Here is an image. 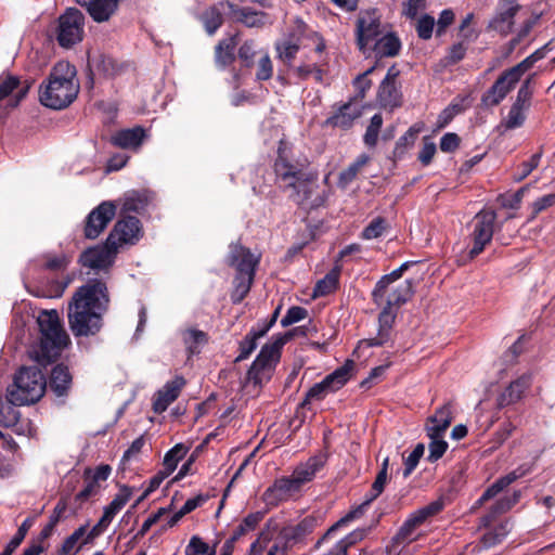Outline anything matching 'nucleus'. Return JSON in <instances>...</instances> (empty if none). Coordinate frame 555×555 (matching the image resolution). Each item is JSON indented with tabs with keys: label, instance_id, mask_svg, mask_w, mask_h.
<instances>
[{
	"label": "nucleus",
	"instance_id": "f257e3e1",
	"mask_svg": "<svg viewBox=\"0 0 555 555\" xmlns=\"http://www.w3.org/2000/svg\"><path fill=\"white\" fill-rule=\"evenodd\" d=\"M108 302L105 283L95 280L80 286L68 305V324L74 335L96 334L102 327V315Z\"/></svg>",
	"mask_w": 555,
	"mask_h": 555
},
{
	"label": "nucleus",
	"instance_id": "f03ea898",
	"mask_svg": "<svg viewBox=\"0 0 555 555\" xmlns=\"http://www.w3.org/2000/svg\"><path fill=\"white\" fill-rule=\"evenodd\" d=\"M413 293L414 284L412 280L389 279L384 282V276H382L372 293L375 304L383 307L378 317V333L375 337L365 341L367 346H382L389 340L397 309L405 304Z\"/></svg>",
	"mask_w": 555,
	"mask_h": 555
},
{
	"label": "nucleus",
	"instance_id": "7ed1b4c3",
	"mask_svg": "<svg viewBox=\"0 0 555 555\" xmlns=\"http://www.w3.org/2000/svg\"><path fill=\"white\" fill-rule=\"evenodd\" d=\"M77 72L67 61L57 62L46 81L40 86L39 100L42 105L62 109L67 107L79 92Z\"/></svg>",
	"mask_w": 555,
	"mask_h": 555
},
{
	"label": "nucleus",
	"instance_id": "20e7f679",
	"mask_svg": "<svg viewBox=\"0 0 555 555\" xmlns=\"http://www.w3.org/2000/svg\"><path fill=\"white\" fill-rule=\"evenodd\" d=\"M37 323L40 331V343L31 353L38 363L46 365L61 356L70 339L55 310L41 311Z\"/></svg>",
	"mask_w": 555,
	"mask_h": 555
},
{
	"label": "nucleus",
	"instance_id": "39448f33",
	"mask_svg": "<svg viewBox=\"0 0 555 555\" xmlns=\"http://www.w3.org/2000/svg\"><path fill=\"white\" fill-rule=\"evenodd\" d=\"M46 378L38 367H23L16 374L14 383L8 388V422L13 424L17 420V411L11 406L25 405L37 402L44 393Z\"/></svg>",
	"mask_w": 555,
	"mask_h": 555
},
{
	"label": "nucleus",
	"instance_id": "423d86ee",
	"mask_svg": "<svg viewBox=\"0 0 555 555\" xmlns=\"http://www.w3.org/2000/svg\"><path fill=\"white\" fill-rule=\"evenodd\" d=\"M281 145H283V142H281ZM275 172L285 185L292 189L291 196L296 203L302 204L311 197L317 186V177L289 164L283 146L279 147Z\"/></svg>",
	"mask_w": 555,
	"mask_h": 555
},
{
	"label": "nucleus",
	"instance_id": "0eeeda50",
	"mask_svg": "<svg viewBox=\"0 0 555 555\" xmlns=\"http://www.w3.org/2000/svg\"><path fill=\"white\" fill-rule=\"evenodd\" d=\"M292 334L287 333L279 337L274 343L264 345L253 365L247 372L244 388L248 392L256 393L272 375L275 363L280 357L281 347L291 338Z\"/></svg>",
	"mask_w": 555,
	"mask_h": 555
},
{
	"label": "nucleus",
	"instance_id": "6e6552de",
	"mask_svg": "<svg viewBox=\"0 0 555 555\" xmlns=\"http://www.w3.org/2000/svg\"><path fill=\"white\" fill-rule=\"evenodd\" d=\"M443 507L441 501H434L428 505L409 515L398 532L386 546L388 555H399L408 545L420 537L418 528L431 516L438 514Z\"/></svg>",
	"mask_w": 555,
	"mask_h": 555
},
{
	"label": "nucleus",
	"instance_id": "1a4fd4ad",
	"mask_svg": "<svg viewBox=\"0 0 555 555\" xmlns=\"http://www.w3.org/2000/svg\"><path fill=\"white\" fill-rule=\"evenodd\" d=\"M532 61L527 57L516 66L505 70L493 83L490 90L483 95L482 102L486 105H498L506 94L515 87L521 76L530 68Z\"/></svg>",
	"mask_w": 555,
	"mask_h": 555
},
{
	"label": "nucleus",
	"instance_id": "9d476101",
	"mask_svg": "<svg viewBox=\"0 0 555 555\" xmlns=\"http://www.w3.org/2000/svg\"><path fill=\"white\" fill-rule=\"evenodd\" d=\"M85 16L77 9H68L59 17L56 40L63 48H70L83 37Z\"/></svg>",
	"mask_w": 555,
	"mask_h": 555
},
{
	"label": "nucleus",
	"instance_id": "9b49d317",
	"mask_svg": "<svg viewBox=\"0 0 555 555\" xmlns=\"http://www.w3.org/2000/svg\"><path fill=\"white\" fill-rule=\"evenodd\" d=\"M353 365V361L348 360L343 366L327 375L322 382L313 385L308 390L305 402L311 400H321L327 393L340 389L351 377Z\"/></svg>",
	"mask_w": 555,
	"mask_h": 555
},
{
	"label": "nucleus",
	"instance_id": "f8f14e48",
	"mask_svg": "<svg viewBox=\"0 0 555 555\" xmlns=\"http://www.w3.org/2000/svg\"><path fill=\"white\" fill-rule=\"evenodd\" d=\"M496 215L493 210L479 211L472 221V238L474 245L469 250V257L478 256L489 244L493 236V227Z\"/></svg>",
	"mask_w": 555,
	"mask_h": 555
},
{
	"label": "nucleus",
	"instance_id": "ddd939ff",
	"mask_svg": "<svg viewBox=\"0 0 555 555\" xmlns=\"http://www.w3.org/2000/svg\"><path fill=\"white\" fill-rule=\"evenodd\" d=\"M384 34L380 14L376 9L361 11L357 20V39L360 50H364Z\"/></svg>",
	"mask_w": 555,
	"mask_h": 555
},
{
	"label": "nucleus",
	"instance_id": "4468645a",
	"mask_svg": "<svg viewBox=\"0 0 555 555\" xmlns=\"http://www.w3.org/2000/svg\"><path fill=\"white\" fill-rule=\"evenodd\" d=\"M387 482V474H385V469H380L377 474L371 491L369 492L366 499L362 504H360L357 508L350 511L346 516L340 518L336 524H334L323 535L322 540L328 538L333 532H335L339 527L347 525L348 522L359 518L366 509V507L373 502L383 491L385 485Z\"/></svg>",
	"mask_w": 555,
	"mask_h": 555
},
{
	"label": "nucleus",
	"instance_id": "2eb2a0df",
	"mask_svg": "<svg viewBox=\"0 0 555 555\" xmlns=\"http://www.w3.org/2000/svg\"><path fill=\"white\" fill-rule=\"evenodd\" d=\"M520 10L517 1H500L493 17L488 24V28L501 36H507L512 33L515 24V16Z\"/></svg>",
	"mask_w": 555,
	"mask_h": 555
},
{
	"label": "nucleus",
	"instance_id": "dca6fc26",
	"mask_svg": "<svg viewBox=\"0 0 555 555\" xmlns=\"http://www.w3.org/2000/svg\"><path fill=\"white\" fill-rule=\"evenodd\" d=\"M300 489L292 477H282L276 479L262 494V500L267 506L274 507L280 503L292 500L300 493Z\"/></svg>",
	"mask_w": 555,
	"mask_h": 555
},
{
	"label": "nucleus",
	"instance_id": "f3484780",
	"mask_svg": "<svg viewBox=\"0 0 555 555\" xmlns=\"http://www.w3.org/2000/svg\"><path fill=\"white\" fill-rule=\"evenodd\" d=\"M116 206L113 202H103L93 209L87 218L85 227L86 237L90 240L96 238L114 218Z\"/></svg>",
	"mask_w": 555,
	"mask_h": 555
},
{
	"label": "nucleus",
	"instance_id": "a211bd4d",
	"mask_svg": "<svg viewBox=\"0 0 555 555\" xmlns=\"http://www.w3.org/2000/svg\"><path fill=\"white\" fill-rule=\"evenodd\" d=\"M140 231V221L135 217L119 220L107 237L108 245L117 249L121 244H133L138 241Z\"/></svg>",
	"mask_w": 555,
	"mask_h": 555
},
{
	"label": "nucleus",
	"instance_id": "6ab92c4d",
	"mask_svg": "<svg viewBox=\"0 0 555 555\" xmlns=\"http://www.w3.org/2000/svg\"><path fill=\"white\" fill-rule=\"evenodd\" d=\"M117 249L108 245L106 240L104 245L95 246L85 250L80 256V263L90 269L100 270L112 266Z\"/></svg>",
	"mask_w": 555,
	"mask_h": 555
},
{
	"label": "nucleus",
	"instance_id": "aec40b11",
	"mask_svg": "<svg viewBox=\"0 0 555 555\" xmlns=\"http://www.w3.org/2000/svg\"><path fill=\"white\" fill-rule=\"evenodd\" d=\"M453 421L452 404H443L429 416L425 424L426 435L429 439L444 437L446 431Z\"/></svg>",
	"mask_w": 555,
	"mask_h": 555
},
{
	"label": "nucleus",
	"instance_id": "412c9836",
	"mask_svg": "<svg viewBox=\"0 0 555 555\" xmlns=\"http://www.w3.org/2000/svg\"><path fill=\"white\" fill-rule=\"evenodd\" d=\"M259 258L253 255L249 249L232 244L230 246L229 263L234 267L237 274H255Z\"/></svg>",
	"mask_w": 555,
	"mask_h": 555
},
{
	"label": "nucleus",
	"instance_id": "4be33fe9",
	"mask_svg": "<svg viewBox=\"0 0 555 555\" xmlns=\"http://www.w3.org/2000/svg\"><path fill=\"white\" fill-rule=\"evenodd\" d=\"M185 385V379L182 376H176L169 380L165 386L158 390L156 398L153 402V410L156 413H163L167 408L179 397L181 389Z\"/></svg>",
	"mask_w": 555,
	"mask_h": 555
},
{
	"label": "nucleus",
	"instance_id": "5701e85b",
	"mask_svg": "<svg viewBox=\"0 0 555 555\" xmlns=\"http://www.w3.org/2000/svg\"><path fill=\"white\" fill-rule=\"evenodd\" d=\"M325 463L326 456L324 454L312 456L306 463L297 466L291 477L301 490L305 483L310 482L315 477Z\"/></svg>",
	"mask_w": 555,
	"mask_h": 555
},
{
	"label": "nucleus",
	"instance_id": "b1692460",
	"mask_svg": "<svg viewBox=\"0 0 555 555\" xmlns=\"http://www.w3.org/2000/svg\"><path fill=\"white\" fill-rule=\"evenodd\" d=\"M227 8L235 21L243 23L247 27H262L266 24L272 23L269 15L264 12L241 9L230 1H227Z\"/></svg>",
	"mask_w": 555,
	"mask_h": 555
},
{
	"label": "nucleus",
	"instance_id": "393cba45",
	"mask_svg": "<svg viewBox=\"0 0 555 555\" xmlns=\"http://www.w3.org/2000/svg\"><path fill=\"white\" fill-rule=\"evenodd\" d=\"M362 114L359 103L349 101L341 105L338 111L326 120L327 125L347 129Z\"/></svg>",
	"mask_w": 555,
	"mask_h": 555
},
{
	"label": "nucleus",
	"instance_id": "a878e982",
	"mask_svg": "<svg viewBox=\"0 0 555 555\" xmlns=\"http://www.w3.org/2000/svg\"><path fill=\"white\" fill-rule=\"evenodd\" d=\"M532 383V373L528 372L512 382L509 386L501 393L500 405H508L521 399L525 391Z\"/></svg>",
	"mask_w": 555,
	"mask_h": 555
},
{
	"label": "nucleus",
	"instance_id": "bb28decb",
	"mask_svg": "<svg viewBox=\"0 0 555 555\" xmlns=\"http://www.w3.org/2000/svg\"><path fill=\"white\" fill-rule=\"evenodd\" d=\"M278 314L279 309L274 311L271 320L268 323H266L261 328H259L258 331L253 330L250 331L249 334L246 335L244 340H242L240 344V354L235 359L236 362L243 361L251 354V352L257 347V339L263 337L267 334V332L275 323Z\"/></svg>",
	"mask_w": 555,
	"mask_h": 555
},
{
	"label": "nucleus",
	"instance_id": "cd10ccee",
	"mask_svg": "<svg viewBox=\"0 0 555 555\" xmlns=\"http://www.w3.org/2000/svg\"><path fill=\"white\" fill-rule=\"evenodd\" d=\"M145 131L142 127L124 129L112 137V143L121 149L137 150L142 144Z\"/></svg>",
	"mask_w": 555,
	"mask_h": 555
},
{
	"label": "nucleus",
	"instance_id": "c85d7f7f",
	"mask_svg": "<svg viewBox=\"0 0 555 555\" xmlns=\"http://www.w3.org/2000/svg\"><path fill=\"white\" fill-rule=\"evenodd\" d=\"M119 0H91L86 7L90 16L98 23L106 22L118 8Z\"/></svg>",
	"mask_w": 555,
	"mask_h": 555
},
{
	"label": "nucleus",
	"instance_id": "c756f323",
	"mask_svg": "<svg viewBox=\"0 0 555 555\" xmlns=\"http://www.w3.org/2000/svg\"><path fill=\"white\" fill-rule=\"evenodd\" d=\"M225 7L227 1H220L208 8L202 14L201 20L208 35H214L217 31V29L222 25V11Z\"/></svg>",
	"mask_w": 555,
	"mask_h": 555
},
{
	"label": "nucleus",
	"instance_id": "7c9ffc66",
	"mask_svg": "<svg viewBox=\"0 0 555 555\" xmlns=\"http://www.w3.org/2000/svg\"><path fill=\"white\" fill-rule=\"evenodd\" d=\"M370 156L366 154L359 155L354 162L339 173L338 186L346 189L353 182L362 169L370 163Z\"/></svg>",
	"mask_w": 555,
	"mask_h": 555
},
{
	"label": "nucleus",
	"instance_id": "2f4dec72",
	"mask_svg": "<svg viewBox=\"0 0 555 555\" xmlns=\"http://www.w3.org/2000/svg\"><path fill=\"white\" fill-rule=\"evenodd\" d=\"M275 50L278 59L289 68L292 67L293 61L299 51L298 40L294 37H289L278 41L275 43Z\"/></svg>",
	"mask_w": 555,
	"mask_h": 555
},
{
	"label": "nucleus",
	"instance_id": "473e14b6",
	"mask_svg": "<svg viewBox=\"0 0 555 555\" xmlns=\"http://www.w3.org/2000/svg\"><path fill=\"white\" fill-rule=\"evenodd\" d=\"M182 339L186 350L191 354L198 353L208 340L205 332L193 327L188 328L182 333Z\"/></svg>",
	"mask_w": 555,
	"mask_h": 555
},
{
	"label": "nucleus",
	"instance_id": "72a5a7b5",
	"mask_svg": "<svg viewBox=\"0 0 555 555\" xmlns=\"http://www.w3.org/2000/svg\"><path fill=\"white\" fill-rule=\"evenodd\" d=\"M373 43L375 51L382 56H395L401 47L399 39L392 34L382 35Z\"/></svg>",
	"mask_w": 555,
	"mask_h": 555
},
{
	"label": "nucleus",
	"instance_id": "f704fd0d",
	"mask_svg": "<svg viewBox=\"0 0 555 555\" xmlns=\"http://www.w3.org/2000/svg\"><path fill=\"white\" fill-rule=\"evenodd\" d=\"M72 376L67 367L56 365L51 373L50 386L57 396H63L68 389Z\"/></svg>",
	"mask_w": 555,
	"mask_h": 555
},
{
	"label": "nucleus",
	"instance_id": "c9c22d12",
	"mask_svg": "<svg viewBox=\"0 0 555 555\" xmlns=\"http://www.w3.org/2000/svg\"><path fill=\"white\" fill-rule=\"evenodd\" d=\"M131 492L129 489L124 488L113 499V501L104 508L102 522H112L116 514L127 504L130 500Z\"/></svg>",
	"mask_w": 555,
	"mask_h": 555
},
{
	"label": "nucleus",
	"instance_id": "e433bc0d",
	"mask_svg": "<svg viewBox=\"0 0 555 555\" xmlns=\"http://www.w3.org/2000/svg\"><path fill=\"white\" fill-rule=\"evenodd\" d=\"M339 274L340 269L338 267L331 270L317 283L313 289V297L325 296L334 292L338 286Z\"/></svg>",
	"mask_w": 555,
	"mask_h": 555
},
{
	"label": "nucleus",
	"instance_id": "4c0bfd02",
	"mask_svg": "<svg viewBox=\"0 0 555 555\" xmlns=\"http://www.w3.org/2000/svg\"><path fill=\"white\" fill-rule=\"evenodd\" d=\"M255 274H237L234 280V291L232 300L234 304L241 302L250 289Z\"/></svg>",
	"mask_w": 555,
	"mask_h": 555
},
{
	"label": "nucleus",
	"instance_id": "58836bf2",
	"mask_svg": "<svg viewBox=\"0 0 555 555\" xmlns=\"http://www.w3.org/2000/svg\"><path fill=\"white\" fill-rule=\"evenodd\" d=\"M87 527V525L80 526L77 530H75L69 537L65 539L61 547V553L63 555H74L80 548V546H78V543L86 535Z\"/></svg>",
	"mask_w": 555,
	"mask_h": 555
},
{
	"label": "nucleus",
	"instance_id": "ea45409f",
	"mask_svg": "<svg viewBox=\"0 0 555 555\" xmlns=\"http://www.w3.org/2000/svg\"><path fill=\"white\" fill-rule=\"evenodd\" d=\"M509 524L503 522L499 526L494 527L492 530L488 531L482 537V543L486 547H491L496 545L498 543L502 542L503 539L507 535L509 532Z\"/></svg>",
	"mask_w": 555,
	"mask_h": 555
},
{
	"label": "nucleus",
	"instance_id": "a19ab883",
	"mask_svg": "<svg viewBox=\"0 0 555 555\" xmlns=\"http://www.w3.org/2000/svg\"><path fill=\"white\" fill-rule=\"evenodd\" d=\"M188 450L183 444H177L169 450L164 457V469L171 474L178 463L185 456Z\"/></svg>",
	"mask_w": 555,
	"mask_h": 555
},
{
	"label": "nucleus",
	"instance_id": "79ce46f5",
	"mask_svg": "<svg viewBox=\"0 0 555 555\" xmlns=\"http://www.w3.org/2000/svg\"><path fill=\"white\" fill-rule=\"evenodd\" d=\"M234 44L233 39H230L229 41H222L217 46L216 62L219 66L225 67L233 62Z\"/></svg>",
	"mask_w": 555,
	"mask_h": 555
},
{
	"label": "nucleus",
	"instance_id": "37998d69",
	"mask_svg": "<svg viewBox=\"0 0 555 555\" xmlns=\"http://www.w3.org/2000/svg\"><path fill=\"white\" fill-rule=\"evenodd\" d=\"M205 502V498L203 495H197L195 498L189 499L183 506L176 512L170 519L168 520V526L173 527L176 524L180 521V519L186 514L194 511L196 507L201 506Z\"/></svg>",
	"mask_w": 555,
	"mask_h": 555
},
{
	"label": "nucleus",
	"instance_id": "c03bdc74",
	"mask_svg": "<svg viewBox=\"0 0 555 555\" xmlns=\"http://www.w3.org/2000/svg\"><path fill=\"white\" fill-rule=\"evenodd\" d=\"M66 508H67L66 501L60 500L50 516L49 522L46 525V527L41 531L42 538L46 539L52 534L55 526L60 521V519H61L62 515L64 514V512L66 511Z\"/></svg>",
	"mask_w": 555,
	"mask_h": 555
},
{
	"label": "nucleus",
	"instance_id": "a18cd8bd",
	"mask_svg": "<svg viewBox=\"0 0 555 555\" xmlns=\"http://www.w3.org/2000/svg\"><path fill=\"white\" fill-rule=\"evenodd\" d=\"M31 519L27 518L23 521V524L20 526L17 532L13 537V539L8 543L5 550L2 552L1 555H12L13 552L20 546L22 541L24 540L27 531L31 527Z\"/></svg>",
	"mask_w": 555,
	"mask_h": 555
},
{
	"label": "nucleus",
	"instance_id": "49530a36",
	"mask_svg": "<svg viewBox=\"0 0 555 555\" xmlns=\"http://www.w3.org/2000/svg\"><path fill=\"white\" fill-rule=\"evenodd\" d=\"M383 125V117L380 114H375L370 121L364 134V143L367 146H375L378 138V132Z\"/></svg>",
	"mask_w": 555,
	"mask_h": 555
},
{
	"label": "nucleus",
	"instance_id": "de8ad7c7",
	"mask_svg": "<svg viewBox=\"0 0 555 555\" xmlns=\"http://www.w3.org/2000/svg\"><path fill=\"white\" fill-rule=\"evenodd\" d=\"M387 229L386 220L378 217L373 219L363 230L362 237L364 240H373L380 237Z\"/></svg>",
	"mask_w": 555,
	"mask_h": 555
},
{
	"label": "nucleus",
	"instance_id": "09e8293b",
	"mask_svg": "<svg viewBox=\"0 0 555 555\" xmlns=\"http://www.w3.org/2000/svg\"><path fill=\"white\" fill-rule=\"evenodd\" d=\"M184 553L185 555H215V551H210L208 544L197 535L190 539Z\"/></svg>",
	"mask_w": 555,
	"mask_h": 555
},
{
	"label": "nucleus",
	"instance_id": "8fccbe9b",
	"mask_svg": "<svg viewBox=\"0 0 555 555\" xmlns=\"http://www.w3.org/2000/svg\"><path fill=\"white\" fill-rule=\"evenodd\" d=\"M425 446L423 443L416 444L414 450L404 459L403 477H408L417 466L420 459L424 455Z\"/></svg>",
	"mask_w": 555,
	"mask_h": 555
},
{
	"label": "nucleus",
	"instance_id": "3c124183",
	"mask_svg": "<svg viewBox=\"0 0 555 555\" xmlns=\"http://www.w3.org/2000/svg\"><path fill=\"white\" fill-rule=\"evenodd\" d=\"M273 75V64L268 53L261 54L257 62L256 79L269 80Z\"/></svg>",
	"mask_w": 555,
	"mask_h": 555
},
{
	"label": "nucleus",
	"instance_id": "603ef678",
	"mask_svg": "<svg viewBox=\"0 0 555 555\" xmlns=\"http://www.w3.org/2000/svg\"><path fill=\"white\" fill-rule=\"evenodd\" d=\"M430 442L428 444V456L427 460L431 463L438 461L442 457V455L446 453L448 449V443L444 440V437L434 438L429 439Z\"/></svg>",
	"mask_w": 555,
	"mask_h": 555
},
{
	"label": "nucleus",
	"instance_id": "864d4df0",
	"mask_svg": "<svg viewBox=\"0 0 555 555\" xmlns=\"http://www.w3.org/2000/svg\"><path fill=\"white\" fill-rule=\"evenodd\" d=\"M364 537L363 530H356L348 535H346L344 539L338 541L334 548L338 552V555H347L348 548L356 544L357 542L361 541Z\"/></svg>",
	"mask_w": 555,
	"mask_h": 555
},
{
	"label": "nucleus",
	"instance_id": "5fc2aeb1",
	"mask_svg": "<svg viewBox=\"0 0 555 555\" xmlns=\"http://www.w3.org/2000/svg\"><path fill=\"white\" fill-rule=\"evenodd\" d=\"M435 26L434 17L429 15L422 16L416 24V31L420 38L429 39L433 35V29Z\"/></svg>",
	"mask_w": 555,
	"mask_h": 555
},
{
	"label": "nucleus",
	"instance_id": "6e6d98bb",
	"mask_svg": "<svg viewBox=\"0 0 555 555\" xmlns=\"http://www.w3.org/2000/svg\"><path fill=\"white\" fill-rule=\"evenodd\" d=\"M69 263V257L65 254L61 255H46V268L49 270L57 271L65 269Z\"/></svg>",
	"mask_w": 555,
	"mask_h": 555
},
{
	"label": "nucleus",
	"instance_id": "4d7b16f0",
	"mask_svg": "<svg viewBox=\"0 0 555 555\" xmlns=\"http://www.w3.org/2000/svg\"><path fill=\"white\" fill-rule=\"evenodd\" d=\"M307 317V310L302 307H292L288 309L287 313L281 320L282 326H288L293 323L299 322Z\"/></svg>",
	"mask_w": 555,
	"mask_h": 555
},
{
	"label": "nucleus",
	"instance_id": "13d9d810",
	"mask_svg": "<svg viewBox=\"0 0 555 555\" xmlns=\"http://www.w3.org/2000/svg\"><path fill=\"white\" fill-rule=\"evenodd\" d=\"M526 119V112L518 109L517 107H511L507 117L505 118V127L507 129H515L520 127Z\"/></svg>",
	"mask_w": 555,
	"mask_h": 555
},
{
	"label": "nucleus",
	"instance_id": "bf43d9fd",
	"mask_svg": "<svg viewBox=\"0 0 555 555\" xmlns=\"http://www.w3.org/2000/svg\"><path fill=\"white\" fill-rule=\"evenodd\" d=\"M461 139L454 132H448L440 140V150L444 153H452L460 146Z\"/></svg>",
	"mask_w": 555,
	"mask_h": 555
},
{
	"label": "nucleus",
	"instance_id": "052dcab7",
	"mask_svg": "<svg viewBox=\"0 0 555 555\" xmlns=\"http://www.w3.org/2000/svg\"><path fill=\"white\" fill-rule=\"evenodd\" d=\"M436 144L431 141H428L427 138H424V145L418 154L420 162L424 166L429 165L436 154Z\"/></svg>",
	"mask_w": 555,
	"mask_h": 555
},
{
	"label": "nucleus",
	"instance_id": "680f3d73",
	"mask_svg": "<svg viewBox=\"0 0 555 555\" xmlns=\"http://www.w3.org/2000/svg\"><path fill=\"white\" fill-rule=\"evenodd\" d=\"M519 500V493L514 492L511 496H504L499 500L493 506L494 514L505 513L512 508Z\"/></svg>",
	"mask_w": 555,
	"mask_h": 555
},
{
	"label": "nucleus",
	"instance_id": "e2e57ef3",
	"mask_svg": "<svg viewBox=\"0 0 555 555\" xmlns=\"http://www.w3.org/2000/svg\"><path fill=\"white\" fill-rule=\"evenodd\" d=\"M540 159L541 153H535L530 157L529 160L524 162L520 165V172L517 180L520 181L528 177L539 166Z\"/></svg>",
	"mask_w": 555,
	"mask_h": 555
},
{
	"label": "nucleus",
	"instance_id": "0e129e2a",
	"mask_svg": "<svg viewBox=\"0 0 555 555\" xmlns=\"http://www.w3.org/2000/svg\"><path fill=\"white\" fill-rule=\"evenodd\" d=\"M256 55V46L254 41L244 42L238 50V57L245 63L246 66L251 65V61Z\"/></svg>",
	"mask_w": 555,
	"mask_h": 555
},
{
	"label": "nucleus",
	"instance_id": "69168bd1",
	"mask_svg": "<svg viewBox=\"0 0 555 555\" xmlns=\"http://www.w3.org/2000/svg\"><path fill=\"white\" fill-rule=\"evenodd\" d=\"M170 474L167 473L165 469L159 472L156 476H154L146 490L143 492V494L138 499L137 504H139L141 501H143L150 493L155 491L160 483L164 481L165 478H167Z\"/></svg>",
	"mask_w": 555,
	"mask_h": 555
},
{
	"label": "nucleus",
	"instance_id": "338daca9",
	"mask_svg": "<svg viewBox=\"0 0 555 555\" xmlns=\"http://www.w3.org/2000/svg\"><path fill=\"white\" fill-rule=\"evenodd\" d=\"M100 485L96 480L89 479L86 487L76 495V499L80 502L87 501L89 498L99 493Z\"/></svg>",
	"mask_w": 555,
	"mask_h": 555
},
{
	"label": "nucleus",
	"instance_id": "774afa93",
	"mask_svg": "<svg viewBox=\"0 0 555 555\" xmlns=\"http://www.w3.org/2000/svg\"><path fill=\"white\" fill-rule=\"evenodd\" d=\"M554 204H555V194L554 193L544 195L533 202V204H532L533 214L538 215L539 212L553 206Z\"/></svg>",
	"mask_w": 555,
	"mask_h": 555
}]
</instances>
